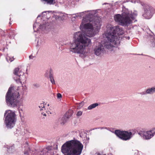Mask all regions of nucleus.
I'll return each instance as SVG.
<instances>
[{"instance_id": "obj_30", "label": "nucleus", "mask_w": 155, "mask_h": 155, "mask_svg": "<svg viewBox=\"0 0 155 155\" xmlns=\"http://www.w3.org/2000/svg\"><path fill=\"white\" fill-rule=\"evenodd\" d=\"M82 114V112L81 111H78V116H81Z\"/></svg>"}, {"instance_id": "obj_32", "label": "nucleus", "mask_w": 155, "mask_h": 155, "mask_svg": "<svg viewBox=\"0 0 155 155\" xmlns=\"http://www.w3.org/2000/svg\"><path fill=\"white\" fill-rule=\"evenodd\" d=\"M95 155H102V154L99 153H96L95 154Z\"/></svg>"}, {"instance_id": "obj_34", "label": "nucleus", "mask_w": 155, "mask_h": 155, "mask_svg": "<svg viewBox=\"0 0 155 155\" xmlns=\"http://www.w3.org/2000/svg\"><path fill=\"white\" fill-rule=\"evenodd\" d=\"M14 59H11L10 58L9 59V61H10V62H12V61Z\"/></svg>"}, {"instance_id": "obj_2", "label": "nucleus", "mask_w": 155, "mask_h": 155, "mask_svg": "<svg viewBox=\"0 0 155 155\" xmlns=\"http://www.w3.org/2000/svg\"><path fill=\"white\" fill-rule=\"evenodd\" d=\"M123 33L122 29L118 26L109 25L104 34L105 37L103 43L104 47L110 49L119 44V35H122Z\"/></svg>"}, {"instance_id": "obj_27", "label": "nucleus", "mask_w": 155, "mask_h": 155, "mask_svg": "<svg viewBox=\"0 0 155 155\" xmlns=\"http://www.w3.org/2000/svg\"><path fill=\"white\" fill-rule=\"evenodd\" d=\"M33 86L36 88H38L40 87L39 84L37 83H35L33 84Z\"/></svg>"}, {"instance_id": "obj_4", "label": "nucleus", "mask_w": 155, "mask_h": 155, "mask_svg": "<svg viewBox=\"0 0 155 155\" xmlns=\"http://www.w3.org/2000/svg\"><path fill=\"white\" fill-rule=\"evenodd\" d=\"M61 151L64 155H78V140L67 141L62 146Z\"/></svg>"}, {"instance_id": "obj_37", "label": "nucleus", "mask_w": 155, "mask_h": 155, "mask_svg": "<svg viewBox=\"0 0 155 155\" xmlns=\"http://www.w3.org/2000/svg\"><path fill=\"white\" fill-rule=\"evenodd\" d=\"M40 17V15H38V17H38H38Z\"/></svg>"}, {"instance_id": "obj_12", "label": "nucleus", "mask_w": 155, "mask_h": 155, "mask_svg": "<svg viewBox=\"0 0 155 155\" xmlns=\"http://www.w3.org/2000/svg\"><path fill=\"white\" fill-rule=\"evenodd\" d=\"M72 113L73 111L72 110H69L61 118V124L64 125L67 122L68 119L71 116Z\"/></svg>"}, {"instance_id": "obj_44", "label": "nucleus", "mask_w": 155, "mask_h": 155, "mask_svg": "<svg viewBox=\"0 0 155 155\" xmlns=\"http://www.w3.org/2000/svg\"><path fill=\"white\" fill-rule=\"evenodd\" d=\"M50 114H51V112H49Z\"/></svg>"}, {"instance_id": "obj_24", "label": "nucleus", "mask_w": 155, "mask_h": 155, "mask_svg": "<svg viewBox=\"0 0 155 155\" xmlns=\"http://www.w3.org/2000/svg\"><path fill=\"white\" fill-rule=\"evenodd\" d=\"M84 103L83 101H82L81 103L78 104V108H81L84 105Z\"/></svg>"}, {"instance_id": "obj_22", "label": "nucleus", "mask_w": 155, "mask_h": 155, "mask_svg": "<svg viewBox=\"0 0 155 155\" xmlns=\"http://www.w3.org/2000/svg\"><path fill=\"white\" fill-rule=\"evenodd\" d=\"M151 42L152 43L153 45H154V46H155V38H154L153 37H151Z\"/></svg>"}, {"instance_id": "obj_21", "label": "nucleus", "mask_w": 155, "mask_h": 155, "mask_svg": "<svg viewBox=\"0 0 155 155\" xmlns=\"http://www.w3.org/2000/svg\"><path fill=\"white\" fill-rule=\"evenodd\" d=\"M79 136L81 137H84V134H85V132L83 130H81L79 131Z\"/></svg>"}, {"instance_id": "obj_13", "label": "nucleus", "mask_w": 155, "mask_h": 155, "mask_svg": "<svg viewBox=\"0 0 155 155\" xmlns=\"http://www.w3.org/2000/svg\"><path fill=\"white\" fill-rule=\"evenodd\" d=\"M104 51V47L101 45L96 46L94 50V54L97 56H99L103 54Z\"/></svg>"}, {"instance_id": "obj_43", "label": "nucleus", "mask_w": 155, "mask_h": 155, "mask_svg": "<svg viewBox=\"0 0 155 155\" xmlns=\"http://www.w3.org/2000/svg\"><path fill=\"white\" fill-rule=\"evenodd\" d=\"M34 27H35V26H34V25H33V28H34Z\"/></svg>"}, {"instance_id": "obj_3", "label": "nucleus", "mask_w": 155, "mask_h": 155, "mask_svg": "<svg viewBox=\"0 0 155 155\" xmlns=\"http://www.w3.org/2000/svg\"><path fill=\"white\" fill-rule=\"evenodd\" d=\"M137 15V12L135 11L132 13L126 11L120 15L117 14L114 16L115 21L122 25H126L131 23L132 20H134Z\"/></svg>"}, {"instance_id": "obj_35", "label": "nucleus", "mask_w": 155, "mask_h": 155, "mask_svg": "<svg viewBox=\"0 0 155 155\" xmlns=\"http://www.w3.org/2000/svg\"><path fill=\"white\" fill-rule=\"evenodd\" d=\"M130 37L128 36V37H127L126 38H127V39H128V40H129V39H130Z\"/></svg>"}, {"instance_id": "obj_16", "label": "nucleus", "mask_w": 155, "mask_h": 155, "mask_svg": "<svg viewBox=\"0 0 155 155\" xmlns=\"http://www.w3.org/2000/svg\"><path fill=\"white\" fill-rule=\"evenodd\" d=\"M92 20L91 18H88V17H86L85 18H83L82 20V23L81 25L82 24L84 25L85 24H84L86 22H88V21H89V23H90L91 24V25H92L93 26V29H94V27L93 26H94V24H95V25H96V24L94 22H93L92 21ZM93 31H94V30H93Z\"/></svg>"}, {"instance_id": "obj_33", "label": "nucleus", "mask_w": 155, "mask_h": 155, "mask_svg": "<svg viewBox=\"0 0 155 155\" xmlns=\"http://www.w3.org/2000/svg\"><path fill=\"white\" fill-rule=\"evenodd\" d=\"M24 153L25 155H27L28 154V151H25L24 152Z\"/></svg>"}, {"instance_id": "obj_15", "label": "nucleus", "mask_w": 155, "mask_h": 155, "mask_svg": "<svg viewBox=\"0 0 155 155\" xmlns=\"http://www.w3.org/2000/svg\"><path fill=\"white\" fill-rule=\"evenodd\" d=\"M154 93H155V86L147 89L145 91L141 93V94L142 95H146L147 94L152 95Z\"/></svg>"}, {"instance_id": "obj_18", "label": "nucleus", "mask_w": 155, "mask_h": 155, "mask_svg": "<svg viewBox=\"0 0 155 155\" xmlns=\"http://www.w3.org/2000/svg\"><path fill=\"white\" fill-rule=\"evenodd\" d=\"M49 78L50 79V80L51 82V83L53 84H55V82L54 80V79L53 74H52V70L50 69L49 71Z\"/></svg>"}, {"instance_id": "obj_42", "label": "nucleus", "mask_w": 155, "mask_h": 155, "mask_svg": "<svg viewBox=\"0 0 155 155\" xmlns=\"http://www.w3.org/2000/svg\"><path fill=\"white\" fill-rule=\"evenodd\" d=\"M48 106H49V104H48Z\"/></svg>"}, {"instance_id": "obj_20", "label": "nucleus", "mask_w": 155, "mask_h": 155, "mask_svg": "<svg viewBox=\"0 0 155 155\" xmlns=\"http://www.w3.org/2000/svg\"><path fill=\"white\" fill-rule=\"evenodd\" d=\"M100 129L101 130H102V129H106L107 130H108L109 131H111V132H112V131H111V128H109V127H99L98 128H94V129H93L92 130H94V129Z\"/></svg>"}, {"instance_id": "obj_9", "label": "nucleus", "mask_w": 155, "mask_h": 155, "mask_svg": "<svg viewBox=\"0 0 155 155\" xmlns=\"http://www.w3.org/2000/svg\"><path fill=\"white\" fill-rule=\"evenodd\" d=\"M69 50L74 53H78V33H75L74 35L72 43L70 45Z\"/></svg>"}, {"instance_id": "obj_14", "label": "nucleus", "mask_w": 155, "mask_h": 155, "mask_svg": "<svg viewBox=\"0 0 155 155\" xmlns=\"http://www.w3.org/2000/svg\"><path fill=\"white\" fill-rule=\"evenodd\" d=\"M54 149L51 146H48L41 153H45V155H54Z\"/></svg>"}, {"instance_id": "obj_23", "label": "nucleus", "mask_w": 155, "mask_h": 155, "mask_svg": "<svg viewBox=\"0 0 155 155\" xmlns=\"http://www.w3.org/2000/svg\"><path fill=\"white\" fill-rule=\"evenodd\" d=\"M77 16L76 15H72L71 18V20L72 21H75V19L77 18Z\"/></svg>"}, {"instance_id": "obj_38", "label": "nucleus", "mask_w": 155, "mask_h": 155, "mask_svg": "<svg viewBox=\"0 0 155 155\" xmlns=\"http://www.w3.org/2000/svg\"><path fill=\"white\" fill-rule=\"evenodd\" d=\"M10 148H9V149H8V151H9V152H10Z\"/></svg>"}, {"instance_id": "obj_28", "label": "nucleus", "mask_w": 155, "mask_h": 155, "mask_svg": "<svg viewBox=\"0 0 155 155\" xmlns=\"http://www.w3.org/2000/svg\"><path fill=\"white\" fill-rule=\"evenodd\" d=\"M35 56H33L32 55H30L29 56V58L30 59H35Z\"/></svg>"}, {"instance_id": "obj_10", "label": "nucleus", "mask_w": 155, "mask_h": 155, "mask_svg": "<svg viewBox=\"0 0 155 155\" xmlns=\"http://www.w3.org/2000/svg\"><path fill=\"white\" fill-rule=\"evenodd\" d=\"M138 134L143 139L149 140L153 137L155 134V131L150 130L148 131H140Z\"/></svg>"}, {"instance_id": "obj_40", "label": "nucleus", "mask_w": 155, "mask_h": 155, "mask_svg": "<svg viewBox=\"0 0 155 155\" xmlns=\"http://www.w3.org/2000/svg\"><path fill=\"white\" fill-rule=\"evenodd\" d=\"M43 115L44 116H46V114H43Z\"/></svg>"}, {"instance_id": "obj_7", "label": "nucleus", "mask_w": 155, "mask_h": 155, "mask_svg": "<svg viewBox=\"0 0 155 155\" xmlns=\"http://www.w3.org/2000/svg\"><path fill=\"white\" fill-rule=\"evenodd\" d=\"M13 73V78L17 83H21L22 81H25L26 77L24 74V73L19 68H15Z\"/></svg>"}, {"instance_id": "obj_6", "label": "nucleus", "mask_w": 155, "mask_h": 155, "mask_svg": "<svg viewBox=\"0 0 155 155\" xmlns=\"http://www.w3.org/2000/svg\"><path fill=\"white\" fill-rule=\"evenodd\" d=\"M6 114H7L5 118V124L7 128H12L14 126L16 121L15 113L10 110H8L5 111V115Z\"/></svg>"}, {"instance_id": "obj_1", "label": "nucleus", "mask_w": 155, "mask_h": 155, "mask_svg": "<svg viewBox=\"0 0 155 155\" xmlns=\"http://www.w3.org/2000/svg\"><path fill=\"white\" fill-rule=\"evenodd\" d=\"M80 28L82 33L79 35V38H78V54H80V56L83 58L85 57L86 54V47L91 44V40L86 36L92 37L94 36L96 33L93 31V25L90 23L85 24L84 25L82 24Z\"/></svg>"}, {"instance_id": "obj_26", "label": "nucleus", "mask_w": 155, "mask_h": 155, "mask_svg": "<svg viewBox=\"0 0 155 155\" xmlns=\"http://www.w3.org/2000/svg\"><path fill=\"white\" fill-rule=\"evenodd\" d=\"M62 97V95L59 93L57 94V97L58 99H60Z\"/></svg>"}, {"instance_id": "obj_36", "label": "nucleus", "mask_w": 155, "mask_h": 155, "mask_svg": "<svg viewBox=\"0 0 155 155\" xmlns=\"http://www.w3.org/2000/svg\"><path fill=\"white\" fill-rule=\"evenodd\" d=\"M76 123H77V121H75V122H74V124L75 125L76 124Z\"/></svg>"}, {"instance_id": "obj_41", "label": "nucleus", "mask_w": 155, "mask_h": 155, "mask_svg": "<svg viewBox=\"0 0 155 155\" xmlns=\"http://www.w3.org/2000/svg\"><path fill=\"white\" fill-rule=\"evenodd\" d=\"M76 115L77 116L78 115V113H77L76 114Z\"/></svg>"}, {"instance_id": "obj_11", "label": "nucleus", "mask_w": 155, "mask_h": 155, "mask_svg": "<svg viewBox=\"0 0 155 155\" xmlns=\"http://www.w3.org/2000/svg\"><path fill=\"white\" fill-rule=\"evenodd\" d=\"M144 12L143 16L145 18L147 19L150 18L153 13L154 9V8L149 5H147L144 9Z\"/></svg>"}, {"instance_id": "obj_17", "label": "nucleus", "mask_w": 155, "mask_h": 155, "mask_svg": "<svg viewBox=\"0 0 155 155\" xmlns=\"http://www.w3.org/2000/svg\"><path fill=\"white\" fill-rule=\"evenodd\" d=\"M83 147V144L80 141H78V155L81 154Z\"/></svg>"}, {"instance_id": "obj_5", "label": "nucleus", "mask_w": 155, "mask_h": 155, "mask_svg": "<svg viewBox=\"0 0 155 155\" xmlns=\"http://www.w3.org/2000/svg\"><path fill=\"white\" fill-rule=\"evenodd\" d=\"M19 96V93L18 91H15L13 87H10L6 96V101L8 105L13 107L16 106L17 104V102L16 98Z\"/></svg>"}, {"instance_id": "obj_25", "label": "nucleus", "mask_w": 155, "mask_h": 155, "mask_svg": "<svg viewBox=\"0 0 155 155\" xmlns=\"http://www.w3.org/2000/svg\"><path fill=\"white\" fill-rule=\"evenodd\" d=\"M39 107L40 108V110H43V108H45V105L44 104H40V105L39 106Z\"/></svg>"}, {"instance_id": "obj_39", "label": "nucleus", "mask_w": 155, "mask_h": 155, "mask_svg": "<svg viewBox=\"0 0 155 155\" xmlns=\"http://www.w3.org/2000/svg\"><path fill=\"white\" fill-rule=\"evenodd\" d=\"M92 15V14H90L89 15V16H91V15Z\"/></svg>"}, {"instance_id": "obj_19", "label": "nucleus", "mask_w": 155, "mask_h": 155, "mask_svg": "<svg viewBox=\"0 0 155 155\" xmlns=\"http://www.w3.org/2000/svg\"><path fill=\"white\" fill-rule=\"evenodd\" d=\"M98 105V104L97 103H95L92 104L88 107L87 109L89 110H91L94 108L96 107Z\"/></svg>"}, {"instance_id": "obj_8", "label": "nucleus", "mask_w": 155, "mask_h": 155, "mask_svg": "<svg viewBox=\"0 0 155 155\" xmlns=\"http://www.w3.org/2000/svg\"><path fill=\"white\" fill-rule=\"evenodd\" d=\"M114 133L119 138L124 140H129L132 137V133L131 132L117 130L115 131Z\"/></svg>"}, {"instance_id": "obj_31", "label": "nucleus", "mask_w": 155, "mask_h": 155, "mask_svg": "<svg viewBox=\"0 0 155 155\" xmlns=\"http://www.w3.org/2000/svg\"><path fill=\"white\" fill-rule=\"evenodd\" d=\"M47 12H49V11H45V12H43L42 13V14L43 15H45V13H46Z\"/></svg>"}, {"instance_id": "obj_29", "label": "nucleus", "mask_w": 155, "mask_h": 155, "mask_svg": "<svg viewBox=\"0 0 155 155\" xmlns=\"http://www.w3.org/2000/svg\"><path fill=\"white\" fill-rule=\"evenodd\" d=\"M96 28H95V30H97V31H98L100 28V25H97L96 26Z\"/></svg>"}]
</instances>
